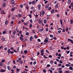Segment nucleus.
<instances>
[{
  "label": "nucleus",
  "mask_w": 73,
  "mask_h": 73,
  "mask_svg": "<svg viewBox=\"0 0 73 73\" xmlns=\"http://www.w3.org/2000/svg\"><path fill=\"white\" fill-rule=\"evenodd\" d=\"M48 42V39H45L44 40V42L43 44H44L46 45L47 44L46 43Z\"/></svg>",
  "instance_id": "nucleus-1"
},
{
  "label": "nucleus",
  "mask_w": 73,
  "mask_h": 73,
  "mask_svg": "<svg viewBox=\"0 0 73 73\" xmlns=\"http://www.w3.org/2000/svg\"><path fill=\"white\" fill-rule=\"evenodd\" d=\"M44 30L43 28V27H42L41 29H39V30L38 31H40V32H42Z\"/></svg>",
  "instance_id": "nucleus-2"
},
{
  "label": "nucleus",
  "mask_w": 73,
  "mask_h": 73,
  "mask_svg": "<svg viewBox=\"0 0 73 73\" xmlns=\"http://www.w3.org/2000/svg\"><path fill=\"white\" fill-rule=\"evenodd\" d=\"M6 5H6L5 3H4L2 4L3 7H5L6 6Z\"/></svg>",
  "instance_id": "nucleus-3"
},
{
  "label": "nucleus",
  "mask_w": 73,
  "mask_h": 73,
  "mask_svg": "<svg viewBox=\"0 0 73 73\" xmlns=\"http://www.w3.org/2000/svg\"><path fill=\"white\" fill-rule=\"evenodd\" d=\"M5 71H6V70H4V69H2V70H1L0 71V72H5Z\"/></svg>",
  "instance_id": "nucleus-4"
},
{
  "label": "nucleus",
  "mask_w": 73,
  "mask_h": 73,
  "mask_svg": "<svg viewBox=\"0 0 73 73\" xmlns=\"http://www.w3.org/2000/svg\"><path fill=\"white\" fill-rule=\"evenodd\" d=\"M12 4H13L15 2V1L14 0H12L10 1Z\"/></svg>",
  "instance_id": "nucleus-5"
},
{
  "label": "nucleus",
  "mask_w": 73,
  "mask_h": 73,
  "mask_svg": "<svg viewBox=\"0 0 73 73\" xmlns=\"http://www.w3.org/2000/svg\"><path fill=\"white\" fill-rule=\"evenodd\" d=\"M8 20L6 21L5 22V25H8Z\"/></svg>",
  "instance_id": "nucleus-6"
},
{
  "label": "nucleus",
  "mask_w": 73,
  "mask_h": 73,
  "mask_svg": "<svg viewBox=\"0 0 73 73\" xmlns=\"http://www.w3.org/2000/svg\"><path fill=\"white\" fill-rule=\"evenodd\" d=\"M7 52L8 54H10L11 52V49H8L7 51Z\"/></svg>",
  "instance_id": "nucleus-7"
},
{
  "label": "nucleus",
  "mask_w": 73,
  "mask_h": 73,
  "mask_svg": "<svg viewBox=\"0 0 73 73\" xmlns=\"http://www.w3.org/2000/svg\"><path fill=\"white\" fill-rule=\"evenodd\" d=\"M41 7V5L40 4L38 5V10H40Z\"/></svg>",
  "instance_id": "nucleus-8"
},
{
  "label": "nucleus",
  "mask_w": 73,
  "mask_h": 73,
  "mask_svg": "<svg viewBox=\"0 0 73 73\" xmlns=\"http://www.w3.org/2000/svg\"><path fill=\"white\" fill-rule=\"evenodd\" d=\"M2 13H3V14H5V12H4V10H3V11H2L1 12V14H2Z\"/></svg>",
  "instance_id": "nucleus-9"
},
{
  "label": "nucleus",
  "mask_w": 73,
  "mask_h": 73,
  "mask_svg": "<svg viewBox=\"0 0 73 73\" xmlns=\"http://www.w3.org/2000/svg\"><path fill=\"white\" fill-rule=\"evenodd\" d=\"M24 52L25 54H27L28 52L27 50H25L24 51Z\"/></svg>",
  "instance_id": "nucleus-10"
},
{
  "label": "nucleus",
  "mask_w": 73,
  "mask_h": 73,
  "mask_svg": "<svg viewBox=\"0 0 73 73\" xmlns=\"http://www.w3.org/2000/svg\"><path fill=\"white\" fill-rule=\"evenodd\" d=\"M33 36H31L30 37V41H32V40H33Z\"/></svg>",
  "instance_id": "nucleus-11"
},
{
  "label": "nucleus",
  "mask_w": 73,
  "mask_h": 73,
  "mask_svg": "<svg viewBox=\"0 0 73 73\" xmlns=\"http://www.w3.org/2000/svg\"><path fill=\"white\" fill-rule=\"evenodd\" d=\"M39 24H41V23H42V21L40 19H39Z\"/></svg>",
  "instance_id": "nucleus-12"
},
{
  "label": "nucleus",
  "mask_w": 73,
  "mask_h": 73,
  "mask_svg": "<svg viewBox=\"0 0 73 73\" xmlns=\"http://www.w3.org/2000/svg\"><path fill=\"white\" fill-rule=\"evenodd\" d=\"M7 69L9 70H11V67H10L9 66H7Z\"/></svg>",
  "instance_id": "nucleus-13"
},
{
  "label": "nucleus",
  "mask_w": 73,
  "mask_h": 73,
  "mask_svg": "<svg viewBox=\"0 0 73 73\" xmlns=\"http://www.w3.org/2000/svg\"><path fill=\"white\" fill-rule=\"evenodd\" d=\"M49 4H48L46 6L45 8L46 9L48 8L49 7Z\"/></svg>",
  "instance_id": "nucleus-14"
},
{
  "label": "nucleus",
  "mask_w": 73,
  "mask_h": 73,
  "mask_svg": "<svg viewBox=\"0 0 73 73\" xmlns=\"http://www.w3.org/2000/svg\"><path fill=\"white\" fill-rule=\"evenodd\" d=\"M15 7H14L13 8H12L11 9V11H14L15 10Z\"/></svg>",
  "instance_id": "nucleus-15"
},
{
  "label": "nucleus",
  "mask_w": 73,
  "mask_h": 73,
  "mask_svg": "<svg viewBox=\"0 0 73 73\" xmlns=\"http://www.w3.org/2000/svg\"><path fill=\"white\" fill-rule=\"evenodd\" d=\"M15 33H16V31L15 30H13V35H15Z\"/></svg>",
  "instance_id": "nucleus-16"
},
{
  "label": "nucleus",
  "mask_w": 73,
  "mask_h": 73,
  "mask_svg": "<svg viewBox=\"0 0 73 73\" xmlns=\"http://www.w3.org/2000/svg\"><path fill=\"white\" fill-rule=\"evenodd\" d=\"M66 67H70L71 66V65L69 64H66Z\"/></svg>",
  "instance_id": "nucleus-17"
},
{
  "label": "nucleus",
  "mask_w": 73,
  "mask_h": 73,
  "mask_svg": "<svg viewBox=\"0 0 73 73\" xmlns=\"http://www.w3.org/2000/svg\"><path fill=\"white\" fill-rule=\"evenodd\" d=\"M45 13V12L44 11H42V15L43 16H44V15Z\"/></svg>",
  "instance_id": "nucleus-18"
},
{
  "label": "nucleus",
  "mask_w": 73,
  "mask_h": 73,
  "mask_svg": "<svg viewBox=\"0 0 73 73\" xmlns=\"http://www.w3.org/2000/svg\"><path fill=\"white\" fill-rule=\"evenodd\" d=\"M54 9H53L51 11V13H53L54 12Z\"/></svg>",
  "instance_id": "nucleus-19"
},
{
  "label": "nucleus",
  "mask_w": 73,
  "mask_h": 73,
  "mask_svg": "<svg viewBox=\"0 0 73 73\" xmlns=\"http://www.w3.org/2000/svg\"><path fill=\"white\" fill-rule=\"evenodd\" d=\"M47 21L46 19H44V24H46Z\"/></svg>",
  "instance_id": "nucleus-20"
},
{
  "label": "nucleus",
  "mask_w": 73,
  "mask_h": 73,
  "mask_svg": "<svg viewBox=\"0 0 73 73\" xmlns=\"http://www.w3.org/2000/svg\"><path fill=\"white\" fill-rule=\"evenodd\" d=\"M3 65V63L2 62H0V66H2Z\"/></svg>",
  "instance_id": "nucleus-21"
},
{
  "label": "nucleus",
  "mask_w": 73,
  "mask_h": 73,
  "mask_svg": "<svg viewBox=\"0 0 73 73\" xmlns=\"http://www.w3.org/2000/svg\"><path fill=\"white\" fill-rule=\"evenodd\" d=\"M69 69L70 70H72L73 69V68L72 67H70L69 68Z\"/></svg>",
  "instance_id": "nucleus-22"
},
{
  "label": "nucleus",
  "mask_w": 73,
  "mask_h": 73,
  "mask_svg": "<svg viewBox=\"0 0 73 73\" xmlns=\"http://www.w3.org/2000/svg\"><path fill=\"white\" fill-rule=\"evenodd\" d=\"M1 40L2 41H5V38L3 37L1 38Z\"/></svg>",
  "instance_id": "nucleus-23"
},
{
  "label": "nucleus",
  "mask_w": 73,
  "mask_h": 73,
  "mask_svg": "<svg viewBox=\"0 0 73 73\" xmlns=\"http://www.w3.org/2000/svg\"><path fill=\"white\" fill-rule=\"evenodd\" d=\"M60 23L61 24V25H62V23H63L62 20H61V19H60Z\"/></svg>",
  "instance_id": "nucleus-24"
},
{
  "label": "nucleus",
  "mask_w": 73,
  "mask_h": 73,
  "mask_svg": "<svg viewBox=\"0 0 73 73\" xmlns=\"http://www.w3.org/2000/svg\"><path fill=\"white\" fill-rule=\"evenodd\" d=\"M71 41H72V40L70 38H68V41H70V42H71Z\"/></svg>",
  "instance_id": "nucleus-25"
},
{
  "label": "nucleus",
  "mask_w": 73,
  "mask_h": 73,
  "mask_svg": "<svg viewBox=\"0 0 73 73\" xmlns=\"http://www.w3.org/2000/svg\"><path fill=\"white\" fill-rule=\"evenodd\" d=\"M50 63L51 64H53L54 63V62L52 60H51L50 61Z\"/></svg>",
  "instance_id": "nucleus-26"
},
{
  "label": "nucleus",
  "mask_w": 73,
  "mask_h": 73,
  "mask_svg": "<svg viewBox=\"0 0 73 73\" xmlns=\"http://www.w3.org/2000/svg\"><path fill=\"white\" fill-rule=\"evenodd\" d=\"M71 1L70 0H69L68 2V3L69 4L71 3Z\"/></svg>",
  "instance_id": "nucleus-27"
},
{
  "label": "nucleus",
  "mask_w": 73,
  "mask_h": 73,
  "mask_svg": "<svg viewBox=\"0 0 73 73\" xmlns=\"http://www.w3.org/2000/svg\"><path fill=\"white\" fill-rule=\"evenodd\" d=\"M60 62H59V63L60 64H62L63 62H62V60H60L59 61Z\"/></svg>",
  "instance_id": "nucleus-28"
},
{
  "label": "nucleus",
  "mask_w": 73,
  "mask_h": 73,
  "mask_svg": "<svg viewBox=\"0 0 73 73\" xmlns=\"http://www.w3.org/2000/svg\"><path fill=\"white\" fill-rule=\"evenodd\" d=\"M58 4H57L56 5H55V7L56 8H58Z\"/></svg>",
  "instance_id": "nucleus-29"
},
{
  "label": "nucleus",
  "mask_w": 73,
  "mask_h": 73,
  "mask_svg": "<svg viewBox=\"0 0 73 73\" xmlns=\"http://www.w3.org/2000/svg\"><path fill=\"white\" fill-rule=\"evenodd\" d=\"M48 71H49L50 73H52V71L51 70H48Z\"/></svg>",
  "instance_id": "nucleus-30"
},
{
  "label": "nucleus",
  "mask_w": 73,
  "mask_h": 73,
  "mask_svg": "<svg viewBox=\"0 0 73 73\" xmlns=\"http://www.w3.org/2000/svg\"><path fill=\"white\" fill-rule=\"evenodd\" d=\"M50 37L52 38L53 37V35L52 34H50Z\"/></svg>",
  "instance_id": "nucleus-31"
},
{
  "label": "nucleus",
  "mask_w": 73,
  "mask_h": 73,
  "mask_svg": "<svg viewBox=\"0 0 73 73\" xmlns=\"http://www.w3.org/2000/svg\"><path fill=\"white\" fill-rule=\"evenodd\" d=\"M14 52L13 51H11L10 53L11 54H13Z\"/></svg>",
  "instance_id": "nucleus-32"
},
{
  "label": "nucleus",
  "mask_w": 73,
  "mask_h": 73,
  "mask_svg": "<svg viewBox=\"0 0 73 73\" xmlns=\"http://www.w3.org/2000/svg\"><path fill=\"white\" fill-rule=\"evenodd\" d=\"M5 59H4V60H2L1 61V62L2 63V62H5Z\"/></svg>",
  "instance_id": "nucleus-33"
},
{
  "label": "nucleus",
  "mask_w": 73,
  "mask_h": 73,
  "mask_svg": "<svg viewBox=\"0 0 73 73\" xmlns=\"http://www.w3.org/2000/svg\"><path fill=\"white\" fill-rule=\"evenodd\" d=\"M41 53H44V51L43 49H42L40 51Z\"/></svg>",
  "instance_id": "nucleus-34"
},
{
  "label": "nucleus",
  "mask_w": 73,
  "mask_h": 73,
  "mask_svg": "<svg viewBox=\"0 0 73 73\" xmlns=\"http://www.w3.org/2000/svg\"><path fill=\"white\" fill-rule=\"evenodd\" d=\"M19 47H18L17 49V52H18L19 50Z\"/></svg>",
  "instance_id": "nucleus-35"
},
{
  "label": "nucleus",
  "mask_w": 73,
  "mask_h": 73,
  "mask_svg": "<svg viewBox=\"0 0 73 73\" xmlns=\"http://www.w3.org/2000/svg\"><path fill=\"white\" fill-rule=\"evenodd\" d=\"M43 71L44 73H46V70L45 69H44Z\"/></svg>",
  "instance_id": "nucleus-36"
},
{
  "label": "nucleus",
  "mask_w": 73,
  "mask_h": 73,
  "mask_svg": "<svg viewBox=\"0 0 73 73\" xmlns=\"http://www.w3.org/2000/svg\"><path fill=\"white\" fill-rule=\"evenodd\" d=\"M36 63V61H35L33 63V64L34 65H35Z\"/></svg>",
  "instance_id": "nucleus-37"
},
{
  "label": "nucleus",
  "mask_w": 73,
  "mask_h": 73,
  "mask_svg": "<svg viewBox=\"0 0 73 73\" xmlns=\"http://www.w3.org/2000/svg\"><path fill=\"white\" fill-rule=\"evenodd\" d=\"M44 53H40V55L41 56H43L44 55Z\"/></svg>",
  "instance_id": "nucleus-38"
},
{
  "label": "nucleus",
  "mask_w": 73,
  "mask_h": 73,
  "mask_svg": "<svg viewBox=\"0 0 73 73\" xmlns=\"http://www.w3.org/2000/svg\"><path fill=\"white\" fill-rule=\"evenodd\" d=\"M4 50L5 51H6L7 50V47H5V48H4Z\"/></svg>",
  "instance_id": "nucleus-39"
},
{
  "label": "nucleus",
  "mask_w": 73,
  "mask_h": 73,
  "mask_svg": "<svg viewBox=\"0 0 73 73\" xmlns=\"http://www.w3.org/2000/svg\"><path fill=\"white\" fill-rule=\"evenodd\" d=\"M11 33H12V31H11V30H10L9 32V34H11Z\"/></svg>",
  "instance_id": "nucleus-40"
},
{
  "label": "nucleus",
  "mask_w": 73,
  "mask_h": 73,
  "mask_svg": "<svg viewBox=\"0 0 73 73\" xmlns=\"http://www.w3.org/2000/svg\"><path fill=\"white\" fill-rule=\"evenodd\" d=\"M43 57H44L45 58H48V57H46V55H44L43 56Z\"/></svg>",
  "instance_id": "nucleus-41"
},
{
  "label": "nucleus",
  "mask_w": 73,
  "mask_h": 73,
  "mask_svg": "<svg viewBox=\"0 0 73 73\" xmlns=\"http://www.w3.org/2000/svg\"><path fill=\"white\" fill-rule=\"evenodd\" d=\"M29 34V33L28 32H27L26 33V35L27 36H28V35Z\"/></svg>",
  "instance_id": "nucleus-42"
},
{
  "label": "nucleus",
  "mask_w": 73,
  "mask_h": 73,
  "mask_svg": "<svg viewBox=\"0 0 73 73\" xmlns=\"http://www.w3.org/2000/svg\"><path fill=\"white\" fill-rule=\"evenodd\" d=\"M35 1H33L32 2V3L33 4H34L35 3Z\"/></svg>",
  "instance_id": "nucleus-43"
},
{
  "label": "nucleus",
  "mask_w": 73,
  "mask_h": 73,
  "mask_svg": "<svg viewBox=\"0 0 73 73\" xmlns=\"http://www.w3.org/2000/svg\"><path fill=\"white\" fill-rule=\"evenodd\" d=\"M45 51L47 53H48V54L49 53V51H48L47 50H46Z\"/></svg>",
  "instance_id": "nucleus-44"
},
{
  "label": "nucleus",
  "mask_w": 73,
  "mask_h": 73,
  "mask_svg": "<svg viewBox=\"0 0 73 73\" xmlns=\"http://www.w3.org/2000/svg\"><path fill=\"white\" fill-rule=\"evenodd\" d=\"M65 73H69V72L68 71H65Z\"/></svg>",
  "instance_id": "nucleus-45"
},
{
  "label": "nucleus",
  "mask_w": 73,
  "mask_h": 73,
  "mask_svg": "<svg viewBox=\"0 0 73 73\" xmlns=\"http://www.w3.org/2000/svg\"><path fill=\"white\" fill-rule=\"evenodd\" d=\"M37 41H38L39 42H41V40L40 39H37Z\"/></svg>",
  "instance_id": "nucleus-46"
},
{
  "label": "nucleus",
  "mask_w": 73,
  "mask_h": 73,
  "mask_svg": "<svg viewBox=\"0 0 73 73\" xmlns=\"http://www.w3.org/2000/svg\"><path fill=\"white\" fill-rule=\"evenodd\" d=\"M58 70H59V71H61L62 70V69L61 68H58Z\"/></svg>",
  "instance_id": "nucleus-47"
},
{
  "label": "nucleus",
  "mask_w": 73,
  "mask_h": 73,
  "mask_svg": "<svg viewBox=\"0 0 73 73\" xmlns=\"http://www.w3.org/2000/svg\"><path fill=\"white\" fill-rule=\"evenodd\" d=\"M18 16L20 17H22L21 15L20 14H19Z\"/></svg>",
  "instance_id": "nucleus-48"
},
{
  "label": "nucleus",
  "mask_w": 73,
  "mask_h": 73,
  "mask_svg": "<svg viewBox=\"0 0 73 73\" xmlns=\"http://www.w3.org/2000/svg\"><path fill=\"white\" fill-rule=\"evenodd\" d=\"M51 70L53 71H54V68H51Z\"/></svg>",
  "instance_id": "nucleus-49"
},
{
  "label": "nucleus",
  "mask_w": 73,
  "mask_h": 73,
  "mask_svg": "<svg viewBox=\"0 0 73 73\" xmlns=\"http://www.w3.org/2000/svg\"><path fill=\"white\" fill-rule=\"evenodd\" d=\"M48 28L47 27L46 28V32H48Z\"/></svg>",
  "instance_id": "nucleus-50"
},
{
  "label": "nucleus",
  "mask_w": 73,
  "mask_h": 73,
  "mask_svg": "<svg viewBox=\"0 0 73 73\" xmlns=\"http://www.w3.org/2000/svg\"><path fill=\"white\" fill-rule=\"evenodd\" d=\"M5 33H6V31H3V35H4V34H5Z\"/></svg>",
  "instance_id": "nucleus-51"
},
{
  "label": "nucleus",
  "mask_w": 73,
  "mask_h": 73,
  "mask_svg": "<svg viewBox=\"0 0 73 73\" xmlns=\"http://www.w3.org/2000/svg\"><path fill=\"white\" fill-rule=\"evenodd\" d=\"M33 33H36V31L35 30H34L33 31Z\"/></svg>",
  "instance_id": "nucleus-52"
},
{
  "label": "nucleus",
  "mask_w": 73,
  "mask_h": 73,
  "mask_svg": "<svg viewBox=\"0 0 73 73\" xmlns=\"http://www.w3.org/2000/svg\"><path fill=\"white\" fill-rule=\"evenodd\" d=\"M50 67V64H48L47 65V67Z\"/></svg>",
  "instance_id": "nucleus-53"
},
{
  "label": "nucleus",
  "mask_w": 73,
  "mask_h": 73,
  "mask_svg": "<svg viewBox=\"0 0 73 73\" xmlns=\"http://www.w3.org/2000/svg\"><path fill=\"white\" fill-rule=\"evenodd\" d=\"M20 64H22L23 63V62L22 60H21L20 62Z\"/></svg>",
  "instance_id": "nucleus-54"
},
{
  "label": "nucleus",
  "mask_w": 73,
  "mask_h": 73,
  "mask_svg": "<svg viewBox=\"0 0 73 73\" xmlns=\"http://www.w3.org/2000/svg\"><path fill=\"white\" fill-rule=\"evenodd\" d=\"M16 68V66H13V69H15Z\"/></svg>",
  "instance_id": "nucleus-55"
},
{
  "label": "nucleus",
  "mask_w": 73,
  "mask_h": 73,
  "mask_svg": "<svg viewBox=\"0 0 73 73\" xmlns=\"http://www.w3.org/2000/svg\"><path fill=\"white\" fill-rule=\"evenodd\" d=\"M58 72L59 73H62V71L61 70L60 71H59Z\"/></svg>",
  "instance_id": "nucleus-56"
},
{
  "label": "nucleus",
  "mask_w": 73,
  "mask_h": 73,
  "mask_svg": "<svg viewBox=\"0 0 73 73\" xmlns=\"http://www.w3.org/2000/svg\"><path fill=\"white\" fill-rule=\"evenodd\" d=\"M38 15H37V14H36V15H35V17L36 19L37 17H38Z\"/></svg>",
  "instance_id": "nucleus-57"
},
{
  "label": "nucleus",
  "mask_w": 73,
  "mask_h": 73,
  "mask_svg": "<svg viewBox=\"0 0 73 73\" xmlns=\"http://www.w3.org/2000/svg\"><path fill=\"white\" fill-rule=\"evenodd\" d=\"M69 49H70V47H69L67 46V47L66 49H67V50H68Z\"/></svg>",
  "instance_id": "nucleus-58"
},
{
  "label": "nucleus",
  "mask_w": 73,
  "mask_h": 73,
  "mask_svg": "<svg viewBox=\"0 0 73 73\" xmlns=\"http://www.w3.org/2000/svg\"><path fill=\"white\" fill-rule=\"evenodd\" d=\"M20 7L22 8H23V5H20Z\"/></svg>",
  "instance_id": "nucleus-59"
},
{
  "label": "nucleus",
  "mask_w": 73,
  "mask_h": 73,
  "mask_svg": "<svg viewBox=\"0 0 73 73\" xmlns=\"http://www.w3.org/2000/svg\"><path fill=\"white\" fill-rule=\"evenodd\" d=\"M48 2V1H46L44 2V3L45 4H46Z\"/></svg>",
  "instance_id": "nucleus-60"
},
{
  "label": "nucleus",
  "mask_w": 73,
  "mask_h": 73,
  "mask_svg": "<svg viewBox=\"0 0 73 73\" xmlns=\"http://www.w3.org/2000/svg\"><path fill=\"white\" fill-rule=\"evenodd\" d=\"M34 37L35 38H36H36H37V36L35 35L34 36Z\"/></svg>",
  "instance_id": "nucleus-61"
},
{
  "label": "nucleus",
  "mask_w": 73,
  "mask_h": 73,
  "mask_svg": "<svg viewBox=\"0 0 73 73\" xmlns=\"http://www.w3.org/2000/svg\"><path fill=\"white\" fill-rule=\"evenodd\" d=\"M71 24H72V23H73V20H71Z\"/></svg>",
  "instance_id": "nucleus-62"
},
{
  "label": "nucleus",
  "mask_w": 73,
  "mask_h": 73,
  "mask_svg": "<svg viewBox=\"0 0 73 73\" xmlns=\"http://www.w3.org/2000/svg\"><path fill=\"white\" fill-rule=\"evenodd\" d=\"M30 22L31 23H33V21H32V19H31L30 20Z\"/></svg>",
  "instance_id": "nucleus-63"
},
{
  "label": "nucleus",
  "mask_w": 73,
  "mask_h": 73,
  "mask_svg": "<svg viewBox=\"0 0 73 73\" xmlns=\"http://www.w3.org/2000/svg\"><path fill=\"white\" fill-rule=\"evenodd\" d=\"M32 3V2L31 1H30L29 2V4L30 5H31Z\"/></svg>",
  "instance_id": "nucleus-64"
}]
</instances>
